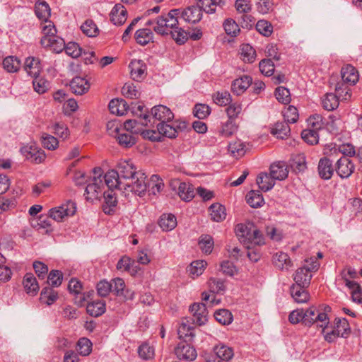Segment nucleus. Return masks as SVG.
<instances>
[{
  "label": "nucleus",
  "mask_w": 362,
  "mask_h": 362,
  "mask_svg": "<svg viewBox=\"0 0 362 362\" xmlns=\"http://www.w3.org/2000/svg\"><path fill=\"white\" fill-rule=\"evenodd\" d=\"M68 288L71 293L76 295V303L82 305L83 303L86 301L85 294L81 293L82 285L79 281L71 279L69 283Z\"/></svg>",
  "instance_id": "26"
},
{
  "label": "nucleus",
  "mask_w": 362,
  "mask_h": 362,
  "mask_svg": "<svg viewBox=\"0 0 362 362\" xmlns=\"http://www.w3.org/2000/svg\"><path fill=\"white\" fill-rule=\"evenodd\" d=\"M188 342H180L175 349V354L180 359L194 361L197 358V351Z\"/></svg>",
  "instance_id": "13"
},
{
  "label": "nucleus",
  "mask_w": 362,
  "mask_h": 362,
  "mask_svg": "<svg viewBox=\"0 0 362 362\" xmlns=\"http://www.w3.org/2000/svg\"><path fill=\"white\" fill-rule=\"evenodd\" d=\"M40 44L43 47H49L53 52L60 53L65 49L66 45L63 38L55 35L54 38H44L40 40Z\"/></svg>",
  "instance_id": "22"
},
{
  "label": "nucleus",
  "mask_w": 362,
  "mask_h": 362,
  "mask_svg": "<svg viewBox=\"0 0 362 362\" xmlns=\"http://www.w3.org/2000/svg\"><path fill=\"white\" fill-rule=\"evenodd\" d=\"M122 95L131 99H136L140 97V93L133 83H126L122 88Z\"/></svg>",
  "instance_id": "58"
},
{
  "label": "nucleus",
  "mask_w": 362,
  "mask_h": 362,
  "mask_svg": "<svg viewBox=\"0 0 362 362\" xmlns=\"http://www.w3.org/2000/svg\"><path fill=\"white\" fill-rule=\"evenodd\" d=\"M158 225L163 230H172L177 226L176 217L172 214H163L159 218Z\"/></svg>",
  "instance_id": "32"
},
{
  "label": "nucleus",
  "mask_w": 362,
  "mask_h": 362,
  "mask_svg": "<svg viewBox=\"0 0 362 362\" xmlns=\"http://www.w3.org/2000/svg\"><path fill=\"white\" fill-rule=\"evenodd\" d=\"M124 185V191L132 192L139 197L147 191V176L142 170H138L131 160H120L115 170Z\"/></svg>",
  "instance_id": "1"
},
{
  "label": "nucleus",
  "mask_w": 362,
  "mask_h": 362,
  "mask_svg": "<svg viewBox=\"0 0 362 362\" xmlns=\"http://www.w3.org/2000/svg\"><path fill=\"white\" fill-rule=\"evenodd\" d=\"M42 36L41 39L44 38H54V36L57 35V29L54 25V23L49 20L45 21L42 22Z\"/></svg>",
  "instance_id": "53"
},
{
  "label": "nucleus",
  "mask_w": 362,
  "mask_h": 362,
  "mask_svg": "<svg viewBox=\"0 0 362 362\" xmlns=\"http://www.w3.org/2000/svg\"><path fill=\"white\" fill-rule=\"evenodd\" d=\"M110 16L114 25H121L127 21V11L123 5L117 4L112 8Z\"/></svg>",
  "instance_id": "20"
},
{
  "label": "nucleus",
  "mask_w": 362,
  "mask_h": 362,
  "mask_svg": "<svg viewBox=\"0 0 362 362\" xmlns=\"http://www.w3.org/2000/svg\"><path fill=\"white\" fill-rule=\"evenodd\" d=\"M103 180L100 177H93L91 182L88 183L85 189L87 200H99L102 194Z\"/></svg>",
  "instance_id": "7"
},
{
  "label": "nucleus",
  "mask_w": 362,
  "mask_h": 362,
  "mask_svg": "<svg viewBox=\"0 0 362 362\" xmlns=\"http://www.w3.org/2000/svg\"><path fill=\"white\" fill-rule=\"evenodd\" d=\"M91 341L87 338H81L77 343V350L81 356H88L91 352Z\"/></svg>",
  "instance_id": "63"
},
{
  "label": "nucleus",
  "mask_w": 362,
  "mask_h": 362,
  "mask_svg": "<svg viewBox=\"0 0 362 362\" xmlns=\"http://www.w3.org/2000/svg\"><path fill=\"white\" fill-rule=\"evenodd\" d=\"M82 32L88 37H95L98 33V28L93 20H86L81 26Z\"/></svg>",
  "instance_id": "59"
},
{
  "label": "nucleus",
  "mask_w": 362,
  "mask_h": 362,
  "mask_svg": "<svg viewBox=\"0 0 362 362\" xmlns=\"http://www.w3.org/2000/svg\"><path fill=\"white\" fill-rule=\"evenodd\" d=\"M210 292L218 293L226 291L225 281L221 279L211 277L208 281Z\"/></svg>",
  "instance_id": "51"
},
{
  "label": "nucleus",
  "mask_w": 362,
  "mask_h": 362,
  "mask_svg": "<svg viewBox=\"0 0 362 362\" xmlns=\"http://www.w3.org/2000/svg\"><path fill=\"white\" fill-rule=\"evenodd\" d=\"M276 98L281 103L288 104L291 101V95L289 90L280 86L275 90Z\"/></svg>",
  "instance_id": "64"
},
{
  "label": "nucleus",
  "mask_w": 362,
  "mask_h": 362,
  "mask_svg": "<svg viewBox=\"0 0 362 362\" xmlns=\"http://www.w3.org/2000/svg\"><path fill=\"white\" fill-rule=\"evenodd\" d=\"M238 129V127L233 120L228 119L223 123L218 129V134L223 137H229L234 134Z\"/></svg>",
  "instance_id": "49"
},
{
  "label": "nucleus",
  "mask_w": 362,
  "mask_h": 362,
  "mask_svg": "<svg viewBox=\"0 0 362 362\" xmlns=\"http://www.w3.org/2000/svg\"><path fill=\"white\" fill-rule=\"evenodd\" d=\"M76 211L74 202L69 201L66 204L58 207L51 209L49 211V217L53 220L60 222L64 217L73 216Z\"/></svg>",
  "instance_id": "6"
},
{
  "label": "nucleus",
  "mask_w": 362,
  "mask_h": 362,
  "mask_svg": "<svg viewBox=\"0 0 362 362\" xmlns=\"http://www.w3.org/2000/svg\"><path fill=\"white\" fill-rule=\"evenodd\" d=\"M210 215L211 219L216 222H221L225 220L226 217V211L224 206L215 203L209 207Z\"/></svg>",
  "instance_id": "40"
},
{
  "label": "nucleus",
  "mask_w": 362,
  "mask_h": 362,
  "mask_svg": "<svg viewBox=\"0 0 362 362\" xmlns=\"http://www.w3.org/2000/svg\"><path fill=\"white\" fill-rule=\"evenodd\" d=\"M151 123L149 127H153L156 121L159 123L165 122H172L174 118V114L172 110L167 106L163 105H155L151 110Z\"/></svg>",
  "instance_id": "5"
},
{
  "label": "nucleus",
  "mask_w": 362,
  "mask_h": 362,
  "mask_svg": "<svg viewBox=\"0 0 362 362\" xmlns=\"http://www.w3.org/2000/svg\"><path fill=\"white\" fill-rule=\"evenodd\" d=\"M24 69L31 77L37 76L41 71L40 60L35 57H28L25 61Z\"/></svg>",
  "instance_id": "29"
},
{
  "label": "nucleus",
  "mask_w": 362,
  "mask_h": 362,
  "mask_svg": "<svg viewBox=\"0 0 362 362\" xmlns=\"http://www.w3.org/2000/svg\"><path fill=\"white\" fill-rule=\"evenodd\" d=\"M342 82L346 85H354L358 81V73L353 66L347 64L342 67L341 70Z\"/></svg>",
  "instance_id": "18"
},
{
  "label": "nucleus",
  "mask_w": 362,
  "mask_h": 362,
  "mask_svg": "<svg viewBox=\"0 0 362 362\" xmlns=\"http://www.w3.org/2000/svg\"><path fill=\"white\" fill-rule=\"evenodd\" d=\"M214 317L222 325H229L233 321V315L231 313L226 309H221L215 312Z\"/></svg>",
  "instance_id": "56"
},
{
  "label": "nucleus",
  "mask_w": 362,
  "mask_h": 362,
  "mask_svg": "<svg viewBox=\"0 0 362 362\" xmlns=\"http://www.w3.org/2000/svg\"><path fill=\"white\" fill-rule=\"evenodd\" d=\"M274 264L281 270H288L292 267V262L289 256L285 252H278L274 256Z\"/></svg>",
  "instance_id": "36"
},
{
  "label": "nucleus",
  "mask_w": 362,
  "mask_h": 362,
  "mask_svg": "<svg viewBox=\"0 0 362 362\" xmlns=\"http://www.w3.org/2000/svg\"><path fill=\"white\" fill-rule=\"evenodd\" d=\"M305 288L300 287L293 284L290 288L292 298L298 303H305L309 300V293L305 290Z\"/></svg>",
  "instance_id": "34"
},
{
  "label": "nucleus",
  "mask_w": 362,
  "mask_h": 362,
  "mask_svg": "<svg viewBox=\"0 0 362 362\" xmlns=\"http://www.w3.org/2000/svg\"><path fill=\"white\" fill-rule=\"evenodd\" d=\"M189 311L192 314L194 323L202 325L207 321L208 312L204 303H194L189 307Z\"/></svg>",
  "instance_id": "12"
},
{
  "label": "nucleus",
  "mask_w": 362,
  "mask_h": 362,
  "mask_svg": "<svg viewBox=\"0 0 362 362\" xmlns=\"http://www.w3.org/2000/svg\"><path fill=\"white\" fill-rule=\"evenodd\" d=\"M199 245L204 253L210 254L213 250L214 240L209 235H202L199 241Z\"/></svg>",
  "instance_id": "61"
},
{
  "label": "nucleus",
  "mask_w": 362,
  "mask_h": 362,
  "mask_svg": "<svg viewBox=\"0 0 362 362\" xmlns=\"http://www.w3.org/2000/svg\"><path fill=\"white\" fill-rule=\"evenodd\" d=\"M318 174L323 180H329L335 170L332 165V161L327 158L323 157L320 159L318 163Z\"/></svg>",
  "instance_id": "17"
},
{
  "label": "nucleus",
  "mask_w": 362,
  "mask_h": 362,
  "mask_svg": "<svg viewBox=\"0 0 362 362\" xmlns=\"http://www.w3.org/2000/svg\"><path fill=\"white\" fill-rule=\"evenodd\" d=\"M119 144L124 148H130L136 144V138L130 132H122L121 129L115 137Z\"/></svg>",
  "instance_id": "41"
},
{
  "label": "nucleus",
  "mask_w": 362,
  "mask_h": 362,
  "mask_svg": "<svg viewBox=\"0 0 362 362\" xmlns=\"http://www.w3.org/2000/svg\"><path fill=\"white\" fill-rule=\"evenodd\" d=\"M240 57L245 62L253 63L256 59V51L249 44H243L240 49Z\"/></svg>",
  "instance_id": "43"
},
{
  "label": "nucleus",
  "mask_w": 362,
  "mask_h": 362,
  "mask_svg": "<svg viewBox=\"0 0 362 362\" xmlns=\"http://www.w3.org/2000/svg\"><path fill=\"white\" fill-rule=\"evenodd\" d=\"M302 139L308 144L313 145L318 143V130L308 129H304L301 133Z\"/></svg>",
  "instance_id": "57"
},
{
  "label": "nucleus",
  "mask_w": 362,
  "mask_h": 362,
  "mask_svg": "<svg viewBox=\"0 0 362 362\" xmlns=\"http://www.w3.org/2000/svg\"><path fill=\"white\" fill-rule=\"evenodd\" d=\"M257 184L261 190L264 192L269 191L275 185V180L267 173H261L257 177Z\"/></svg>",
  "instance_id": "30"
},
{
  "label": "nucleus",
  "mask_w": 362,
  "mask_h": 362,
  "mask_svg": "<svg viewBox=\"0 0 362 362\" xmlns=\"http://www.w3.org/2000/svg\"><path fill=\"white\" fill-rule=\"evenodd\" d=\"M247 204L252 208H258L264 204V199L258 190H251L246 195Z\"/></svg>",
  "instance_id": "47"
},
{
  "label": "nucleus",
  "mask_w": 362,
  "mask_h": 362,
  "mask_svg": "<svg viewBox=\"0 0 362 362\" xmlns=\"http://www.w3.org/2000/svg\"><path fill=\"white\" fill-rule=\"evenodd\" d=\"M355 165L346 156H341L336 163L335 171L342 179L349 177L354 172Z\"/></svg>",
  "instance_id": "8"
},
{
  "label": "nucleus",
  "mask_w": 362,
  "mask_h": 362,
  "mask_svg": "<svg viewBox=\"0 0 362 362\" xmlns=\"http://www.w3.org/2000/svg\"><path fill=\"white\" fill-rule=\"evenodd\" d=\"M217 358L221 361H229L234 355L233 349L224 344H218L214 349Z\"/></svg>",
  "instance_id": "39"
},
{
  "label": "nucleus",
  "mask_w": 362,
  "mask_h": 362,
  "mask_svg": "<svg viewBox=\"0 0 362 362\" xmlns=\"http://www.w3.org/2000/svg\"><path fill=\"white\" fill-rule=\"evenodd\" d=\"M57 293L50 287L46 286L42 289L40 298L47 305H51L57 299Z\"/></svg>",
  "instance_id": "55"
},
{
  "label": "nucleus",
  "mask_w": 362,
  "mask_h": 362,
  "mask_svg": "<svg viewBox=\"0 0 362 362\" xmlns=\"http://www.w3.org/2000/svg\"><path fill=\"white\" fill-rule=\"evenodd\" d=\"M241 243L246 245V247L250 250V244L255 245H262L264 244V238L262 233L252 225L249 230V233H245V236L241 240Z\"/></svg>",
  "instance_id": "11"
},
{
  "label": "nucleus",
  "mask_w": 362,
  "mask_h": 362,
  "mask_svg": "<svg viewBox=\"0 0 362 362\" xmlns=\"http://www.w3.org/2000/svg\"><path fill=\"white\" fill-rule=\"evenodd\" d=\"M290 127L286 121L276 122L271 129V134L279 139H284L290 133Z\"/></svg>",
  "instance_id": "44"
},
{
  "label": "nucleus",
  "mask_w": 362,
  "mask_h": 362,
  "mask_svg": "<svg viewBox=\"0 0 362 362\" xmlns=\"http://www.w3.org/2000/svg\"><path fill=\"white\" fill-rule=\"evenodd\" d=\"M20 59L15 56H8L3 60L4 69L9 73L17 72L21 67Z\"/></svg>",
  "instance_id": "45"
},
{
  "label": "nucleus",
  "mask_w": 362,
  "mask_h": 362,
  "mask_svg": "<svg viewBox=\"0 0 362 362\" xmlns=\"http://www.w3.org/2000/svg\"><path fill=\"white\" fill-rule=\"evenodd\" d=\"M319 267L320 263L316 258L312 257L305 260V264L298 268L293 275L296 285L300 287L308 288L313 277L312 272L317 271Z\"/></svg>",
  "instance_id": "3"
},
{
  "label": "nucleus",
  "mask_w": 362,
  "mask_h": 362,
  "mask_svg": "<svg viewBox=\"0 0 362 362\" xmlns=\"http://www.w3.org/2000/svg\"><path fill=\"white\" fill-rule=\"evenodd\" d=\"M180 13V9H172L168 13L156 17V25L153 27V30L161 35H168L172 29L177 28L178 18H181Z\"/></svg>",
  "instance_id": "2"
},
{
  "label": "nucleus",
  "mask_w": 362,
  "mask_h": 362,
  "mask_svg": "<svg viewBox=\"0 0 362 362\" xmlns=\"http://www.w3.org/2000/svg\"><path fill=\"white\" fill-rule=\"evenodd\" d=\"M169 34H171L172 37L178 45L185 44L189 38L187 31L178 27L172 30Z\"/></svg>",
  "instance_id": "60"
},
{
  "label": "nucleus",
  "mask_w": 362,
  "mask_h": 362,
  "mask_svg": "<svg viewBox=\"0 0 362 362\" xmlns=\"http://www.w3.org/2000/svg\"><path fill=\"white\" fill-rule=\"evenodd\" d=\"M252 83V78L245 75L233 81L231 90L237 95L243 93Z\"/></svg>",
  "instance_id": "25"
},
{
  "label": "nucleus",
  "mask_w": 362,
  "mask_h": 362,
  "mask_svg": "<svg viewBox=\"0 0 362 362\" xmlns=\"http://www.w3.org/2000/svg\"><path fill=\"white\" fill-rule=\"evenodd\" d=\"M245 144L238 140L229 144L228 151L234 157L238 158L243 156L245 153Z\"/></svg>",
  "instance_id": "54"
},
{
  "label": "nucleus",
  "mask_w": 362,
  "mask_h": 362,
  "mask_svg": "<svg viewBox=\"0 0 362 362\" xmlns=\"http://www.w3.org/2000/svg\"><path fill=\"white\" fill-rule=\"evenodd\" d=\"M33 78V85L34 90L40 93H44L47 91L49 88V83L45 78L37 76H32Z\"/></svg>",
  "instance_id": "62"
},
{
  "label": "nucleus",
  "mask_w": 362,
  "mask_h": 362,
  "mask_svg": "<svg viewBox=\"0 0 362 362\" xmlns=\"http://www.w3.org/2000/svg\"><path fill=\"white\" fill-rule=\"evenodd\" d=\"M90 86L89 81L86 78L81 76L74 77L70 83L72 92L76 95L86 93L90 89Z\"/></svg>",
  "instance_id": "23"
},
{
  "label": "nucleus",
  "mask_w": 362,
  "mask_h": 362,
  "mask_svg": "<svg viewBox=\"0 0 362 362\" xmlns=\"http://www.w3.org/2000/svg\"><path fill=\"white\" fill-rule=\"evenodd\" d=\"M104 180L109 190L117 189L118 190L122 191L124 193L127 192L124 191V185L122 184L115 170H111L106 173L104 176Z\"/></svg>",
  "instance_id": "16"
},
{
  "label": "nucleus",
  "mask_w": 362,
  "mask_h": 362,
  "mask_svg": "<svg viewBox=\"0 0 362 362\" xmlns=\"http://www.w3.org/2000/svg\"><path fill=\"white\" fill-rule=\"evenodd\" d=\"M214 103L220 106H226L231 103L232 98L230 94L226 91H217L213 95Z\"/></svg>",
  "instance_id": "52"
},
{
  "label": "nucleus",
  "mask_w": 362,
  "mask_h": 362,
  "mask_svg": "<svg viewBox=\"0 0 362 362\" xmlns=\"http://www.w3.org/2000/svg\"><path fill=\"white\" fill-rule=\"evenodd\" d=\"M206 266V262L204 260H197L191 263L187 267V272L193 278L201 275Z\"/></svg>",
  "instance_id": "50"
},
{
  "label": "nucleus",
  "mask_w": 362,
  "mask_h": 362,
  "mask_svg": "<svg viewBox=\"0 0 362 362\" xmlns=\"http://www.w3.org/2000/svg\"><path fill=\"white\" fill-rule=\"evenodd\" d=\"M196 4L207 13H214L216 11V6L222 7L225 5L224 0H196Z\"/></svg>",
  "instance_id": "28"
},
{
  "label": "nucleus",
  "mask_w": 362,
  "mask_h": 362,
  "mask_svg": "<svg viewBox=\"0 0 362 362\" xmlns=\"http://www.w3.org/2000/svg\"><path fill=\"white\" fill-rule=\"evenodd\" d=\"M146 182L148 192L153 195L161 192L164 187L163 180L157 175H153L148 182L146 180Z\"/></svg>",
  "instance_id": "37"
},
{
  "label": "nucleus",
  "mask_w": 362,
  "mask_h": 362,
  "mask_svg": "<svg viewBox=\"0 0 362 362\" xmlns=\"http://www.w3.org/2000/svg\"><path fill=\"white\" fill-rule=\"evenodd\" d=\"M339 104V100L337 95L332 93L325 94L322 99L323 108L328 111H332L337 109Z\"/></svg>",
  "instance_id": "38"
},
{
  "label": "nucleus",
  "mask_w": 362,
  "mask_h": 362,
  "mask_svg": "<svg viewBox=\"0 0 362 362\" xmlns=\"http://www.w3.org/2000/svg\"><path fill=\"white\" fill-rule=\"evenodd\" d=\"M158 134L170 139L176 138L178 133L184 131L187 127V124L185 121L165 122L156 124Z\"/></svg>",
  "instance_id": "4"
},
{
  "label": "nucleus",
  "mask_w": 362,
  "mask_h": 362,
  "mask_svg": "<svg viewBox=\"0 0 362 362\" xmlns=\"http://www.w3.org/2000/svg\"><path fill=\"white\" fill-rule=\"evenodd\" d=\"M21 152L27 160L35 163H41L46 158L45 151L34 145L23 146Z\"/></svg>",
  "instance_id": "9"
},
{
  "label": "nucleus",
  "mask_w": 362,
  "mask_h": 362,
  "mask_svg": "<svg viewBox=\"0 0 362 362\" xmlns=\"http://www.w3.org/2000/svg\"><path fill=\"white\" fill-rule=\"evenodd\" d=\"M178 195L185 202H189L195 195L194 186L189 182H180L178 187Z\"/></svg>",
  "instance_id": "33"
},
{
  "label": "nucleus",
  "mask_w": 362,
  "mask_h": 362,
  "mask_svg": "<svg viewBox=\"0 0 362 362\" xmlns=\"http://www.w3.org/2000/svg\"><path fill=\"white\" fill-rule=\"evenodd\" d=\"M177 334L179 338L185 342H192L195 337L194 327L189 325L187 319L182 320L177 329Z\"/></svg>",
  "instance_id": "24"
},
{
  "label": "nucleus",
  "mask_w": 362,
  "mask_h": 362,
  "mask_svg": "<svg viewBox=\"0 0 362 362\" xmlns=\"http://www.w3.org/2000/svg\"><path fill=\"white\" fill-rule=\"evenodd\" d=\"M131 77L134 81H140L147 75V66L141 59H133L129 63Z\"/></svg>",
  "instance_id": "10"
},
{
  "label": "nucleus",
  "mask_w": 362,
  "mask_h": 362,
  "mask_svg": "<svg viewBox=\"0 0 362 362\" xmlns=\"http://www.w3.org/2000/svg\"><path fill=\"white\" fill-rule=\"evenodd\" d=\"M35 13L42 21L49 20L51 15V9L49 4L45 1H37L35 5Z\"/></svg>",
  "instance_id": "35"
},
{
  "label": "nucleus",
  "mask_w": 362,
  "mask_h": 362,
  "mask_svg": "<svg viewBox=\"0 0 362 362\" xmlns=\"http://www.w3.org/2000/svg\"><path fill=\"white\" fill-rule=\"evenodd\" d=\"M333 329L337 333V336L346 338L351 332L349 324L346 318H336L334 322Z\"/></svg>",
  "instance_id": "27"
},
{
  "label": "nucleus",
  "mask_w": 362,
  "mask_h": 362,
  "mask_svg": "<svg viewBox=\"0 0 362 362\" xmlns=\"http://www.w3.org/2000/svg\"><path fill=\"white\" fill-rule=\"evenodd\" d=\"M113 285L112 292L117 296H122L125 300L134 298V293L130 290H125L124 281L121 278H115L111 281Z\"/></svg>",
  "instance_id": "15"
},
{
  "label": "nucleus",
  "mask_w": 362,
  "mask_h": 362,
  "mask_svg": "<svg viewBox=\"0 0 362 362\" xmlns=\"http://www.w3.org/2000/svg\"><path fill=\"white\" fill-rule=\"evenodd\" d=\"M127 103L123 99H112L109 103L110 111L112 114L123 115L127 111Z\"/></svg>",
  "instance_id": "46"
},
{
  "label": "nucleus",
  "mask_w": 362,
  "mask_h": 362,
  "mask_svg": "<svg viewBox=\"0 0 362 362\" xmlns=\"http://www.w3.org/2000/svg\"><path fill=\"white\" fill-rule=\"evenodd\" d=\"M25 290L28 293L35 295L39 289V286L35 277L32 274H26L23 281Z\"/></svg>",
  "instance_id": "42"
},
{
  "label": "nucleus",
  "mask_w": 362,
  "mask_h": 362,
  "mask_svg": "<svg viewBox=\"0 0 362 362\" xmlns=\"http://www.w3.org/2000/svg\"><path fill=\"white\" fill-rule=\"evenodd\" d=\"M153 33L148 28H143L138 30L135 33V38L141 45H146L153 40Z\"/></svg>",
  "instance_id": "48"
},
{
  "label": "nucleus",
  "mask_w": 362,
  "mask_h": 362,
  "mask_svg": "<svg viewBox=\"0 0 362 362\" xmlns=\"http://www.w3.org/2000/svg\"><path fill=\"white\" fill-rule=\"evenodd\" d=\"M269 174L274 180H284L288 175V166L284 162H276L269 168Z\"/></svg>",
  "instance_id": "19"
},
{
  "label": "nucleus",
  "mask_w": 362,
  "mask_h": 362,
  "mask_svg": "<svg viewBox=\"0 0 362 362\" xmlns=\"http://www.w3.org/2000/svg\"><path fill=\"white\" fill-rule=\"evenodd\" d=\"M103 211L106 214H112L115 212L117 204L116 193L113 190H107L103 192Z\"/></svg>",
  "instance_id": "21"
},
{
  "label": "nucleus",
  "mask_w": 362,
  "mask_h": 362,
  "mask_svg": "<svg viewBox=\"0 0 362 362\" xmlns=\"http://www.w3.org/2000/svg\"><path fill=\"white\" fill-rule=\"evenodd\" d=\"M87 313L95 317L102 315L106 310V305L103 300H94L88 303L86 307Z\"/></svg>",
  "instance_id": "31"
},
{
  "label": "nucleus",
  "mask_w": 362,
  "mask_h": 362,
  "mask_svg": "<svg viewBox=\"0 0 362 362\" xmlns=\"http://www.w3.org/2000/svg\"><path fill=\"white\" fill-rule=\"evenodd\" d=\"M180 16L185 22L194 24L202 18V9L197 5H193L181 11Z\"/></svg>",
  "instance_id": "14"
}]
</instances>
